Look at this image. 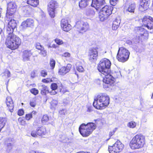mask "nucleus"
I'll return each instance as SVG.
<instances>
[{"label": "nucleus", "mask_w": 153, "mask_h": 153, "mask_svg": "<svg viewBox=\"0 0 153 153\" xmlns=\"http://www.w3.org/2000/svg\"><path fill=\"white\" fill-rule=\"evenodd\" d=\"M5 23H7L6 32L8 34L5 40V44L7 47L12 50L18 48L21 43V39L13 33L14 30L16 27L17 24L15 20L12 18L6 19L5 18Z\"/></svg>", "instance_id": "obj_1"}, {"label": "nucleus", "mask_w": 153, "mask_h": 153, "mask_svg": "<svg viewBox=\"0 0 153 153\" xmlns=\"http://www.w3.org/2000/svg\"><path fill=\"white\" fill-rule=\"evenodd\" d=\"M109 97L107 95L100 94L94 99L93 105L97 109H104L109 105Z\"/></svg>", "instance_id": "obj_2"}, {"label": "nucleus", "mask_w": 153, "mask_h": 153, "mask_svg": "<svg viewBox=\"0 0 153 153\" xmlns=\"http://www.w3.org/2000/svg\"><path fill=\"white\" fill-rule=\"evenodd\" d=\"M145 143L144 137L140 134H137L133 138L129 145L132 149H138L142 148Z\"/></svg>", "instance_id": "obj_3"}, {"label": "nucleus", "mask_w": 153, "mask_h": 153, "mask_svg": "<svg viewBox=\"0 0 153 153\" xmlns=\"http://www.w3.org/2000/svg\"><path fill=\"white\" fill-rule=\"evenodd\" d=\"M96 128V125L93 123H89L86 124L82 123L79 128V131L83 137L89 136Z\"/></svg>", "instance_id": "obj_4"}, {"label": "nucleus", "mask_w": 153, "mask_h": 153, "mask_svg": "<svg viewBox=\"0 0 153 153\" xmlns=\"http://www.w3.org/2000/svg\"><path fill=\"white\" fill-rule=\"evenodd\" d=\"M111 65L110 61L104 58L101 59L98 64L97 69L103 74H106L110 73Z\"/></svg>", "instance_id": "obj_5"}, {"label": "nucleus", "mask_w": 153, "mask_h": 153, "mask_svg": "<svg viewBox=\"0 0 153 153\" xmlns=\"http://www.w3.org/2000/svg\"><path fill=\"white\" fill-rule=\"evenodd\" d=\"M130 55L129 51L123 47L119 48L117 59L119 62H125L128 59Z\"/></svg>", "instance_id": "obj_6"}, {"label": "nucleus", "mask_w": 153, "mask_h": 153, "mask_svg": "<svg viewBox=\"0 0 153 153\" xmlns=\"http://www.w3.org/2000/svg\"><path fill=\"white\" fill-rule=\"evenodd\" d=\"M113 7L112 6L105 5L102 8L99 13V18L100 20L104 21L107 19L112 13Z\"/></svg>", "instance_id": "obj_7"}, {"label": "nucleus", "mask_w": 153, "mask_h": 153, "mask_svg": "<svg viewBox=\"0 0 153 153\" xmlns=\"http://www.w3.org/2000/svg\"><path fill=\"white\" fill-rule=\"evenodd\" d=\"M103 75L105 76L103 79L104 88L106 89L108 88V90L112 89L114 82V78L109 73Z\"/></svg>", "instance_id": "obj_8"}, {"label": "nucleus", "mask_w": 153, "mask_h": 153, "mask_svg": "<svg viewBox=\"0 0 153 153\" xmlns=\"http://www.w3.org/2000/svg\"><path fill=\"white\" fill-rule=\"evenodd\" d=\"M75 27L79 33L82 34L88 29L89 27L87 22L79 21L76 23Z\"/></svg>", "instance_id": "obj_9"}, {"label": "nucleus", "mask_w": 153, "mask_h": 153, "mask_svg": "<svg viewBox=\"0 0 153 153\" xmlns=\"http://www.w3.org/2000/svg\"><path fill=\"white\" fill-rule=\"evenodd\" d=\"M123 145L119 141L117 140L112 146H109L108 150L110 153H118L122 150Z\"/></svg>", "instance_id": "obj_10"}, {"label": "nucleus", "mask_w": 153, "mask_h": 153, "mask_svg": "<svg viewBox=\"0 0 153 153\" xmlns=\"http://www.w3.org/2000/svg\"><path fill=\"white\" fill-rule=\"evenodd\" d=\"M135 31L137 34L136 36L139 39H146L148 38L149 34L147 31L142 27H137L135 28Z\"/></svg>", "instance_id": "obj_11"}, {"label": "nucleus", "mask_w": 153, "mask_h": 153, "mask_svg": "<svg viewBox=\"0 0 153 153\" xmlns=\"http://www.w3.org/2000/svg\"><path fill=\"white\" fill-rule=\"evenodd\" d=\"M142 25L148 29H153V18L149 16H146L141 19Z\"/></svg>", "instance_id": "obj_12"}, {"label": "nucleus", "mask_w": 153, "mask_h": 153, "mask_svg": "<svg viewBox=\"0 0 153 153\" xmlns=\"http://www.w3.org/2000/svg\"><path fill=\"white\" fill-rule=\"evenodd\" d=\"M16 6L14 2H10L7 4V10L6 14V19L9 18H11L12 16L16 10Z\"/></svg>", "instance_id": "obj_13"}, {"label": "nucleus", "mask_w": 153, "mask_h": 153, "mask_svg": "<svg viewBox=\"0 0 153 153\" xmlns=\"http://www.w3.org/2000/svg\"><path fill=\"white\" fill-rule=\"evenodd\" d=\"M98 48L95 47L89 49L88 56L90 62H94L97 61L98 55Z\"/></svg>", "instance_id": "obj_14"}, {"label": "nucleus", "mask_w": 153, "mask_h": 153, "mask_svg": "<svg viewBox=\"0 0 153 153\" xmlns=\"http://www.w3.org/2000/svg\"><path fill=\"white\" fill-rule=\"evenodd\" d=\"M58 4L55 1H51L48 5V10L49 15L51 18H53L55 16V10L57 7Z\"/></svg>", "instance_id": "obj_15"}, {"label": "nucleus", "mask_w": 153, "mask_h": 153, "mask_svg": "<svg viewBox=\"0 0 153 153\" xmlns=\"http://www.w3.org/2000/svg\"><path fill=\"white\" fill-rule=\"evenodd\" d=\"M105 3V0H92L91 6L97 10H99Z\"/></svg>", "instance_id": "obj_16"}, {"label": "nucleus", "mask_w": 153, "mask_h": 153, "mask_svg": "<svg viewBox=\"0 0 153 153\" xmlns=\"http://www.w3.org/2000/svg\"><path fill=\"white\" fill-rule=\"evenodd\" d=\"M61 26L63 30L68 32L71 29V25L68 23V21L65 19H63L61 22Z\"/></svg>", "instance_id": "obj_17"}, {"label": "nucleus", "mask_w": 153, "mask_h": 153, "mask_svg": "<svg viewBox=\"0 0 153 153\" xmlns=\"http://www.w3.org/2000/svg\"><path fill=\"white\" fill-rule=\"evenodd\" d=\"M72 65L71 64H68L66 67L63 66L59 70V74L61 75H64L68 73L71 68Z\"/></svg>", "instance_id": "obj_18"}, {"label": "nucleus", "mask_w": 153, "mask_h": 153, "mask_svg": "<svg viewBox=\"0 0 153 153\" xmlns=\"http://www.w3.org/2000/svg\"><path fill=\"white\" fill-rule=\"evenodd\" d=\"M5 102L9 111L11 112H13L14 104L11 97H7L6 98Z\"/></svg>", "instance_id": "obj_19"}, {"label": "nucleus", "mask_w": 153, "mask_h": 153, "mask_svg": "<svg viewBox=\"0 0 153 153\" xmlns=\"http://www.w3.org/2000/svg\"><path fill=\"white\" fill-rule=\"evenodd\" d=\"M149 1V0H141L140 4L139 6V10L142 11L146 10L148 8Z\"/></svg>", "instance_id": "obj_20"}, {"label": "nucleus", "mask_w": 153, "mask_h": 153, "mask_svg": "<svg viewBox=\"0 0 153 153\" xmlns=\"http://www.w3.org/2000/svg\"><path fill=\"white\" fill-rule=\"evenodd\" d=\"M32 53L30 51L25 50L23 52L22 58L24 61H28L31 56Z\"/></svg>", "instance_id": "obj_21"}, {"label": "nucleus", "mask_w": 153, "mask_h": 153, "mask_svg": "<svg viewBox=\"0 0 153 153\" xmlns=\"http://www.w3.org/2000/svg\"><path fill=\"white\" fill-rule=\"evenodd\" d=\"M46 133V128L44 126L38 127L36 129V133L38 135L42 136Z\"/></svg>", "instance_id": "obj_22"}, {"label": "nucleus", "mask_w": 153, "mask_h": 153, "mask_svg": "<svg viewBox=\"0 0 153 153\" xmlns=\"http://www.w3.org/2000/svg\"><path fill=\"white\" fill-rule=\"evenodd\" d=\"M95 10H97L95 8H88L86 10L85 14L87 16L93 17L94 16L96 13Z\"/></svg>", "instance_id": "obj_23"}, {"label": "nucleus", "mask_w": 153, "mask_h": 153, "mask_svg": "<svg viewBox=\"0 0 153 153\" xmlns=\"http://www.w3.org/2000/svg\"><path fill=\"white\" fill-rule=\"evenodd\" d=\"M39 88L41 90V93L42 95H45L49 92L47 87L45 85L39 86Z\"/></svg>", "instance_id": "obj_24"}, {"label": "nucleus", "mask_w": 153, "mask_h": 153, "mask_svg": "<svg viewBox=\"0 0 153 153\" xmlns=\"http://www.w3.org/2000/svg\"><path fill=\"white\" fill-rule=\"evenodd\" d=\"M90 0H81L79 2V6L80 8H83L85 7L88 4Z\"/></svg>", "instance_id": "obj_25"}, {"label": "nucleus", "mask_w": 153, "mask_h": 153, "mask_svg": "<svg viewBox=\"0 0 153 153\" xmlns=\"http://www.w3.org/2000/svg\"><path fill=\"white\" fill-rule=\"evenodd\" d=\"M27 3L33 7H36L38 4L39 2L38 0H27Z\"/></svg>", "instance_id": "obj_26"}, {"label": "nucleus", "mask_w": 153, "mask_h": 153, "mask_svg": "<svg viewBox=\"0 0 153 153\" xmlns=\"http://www.w3.org/2000/svg\"><path fill=\"white\" fill-rule=\"evenodd\" d=\"M6 122V120L4 118H0V131L4 127Z\"/></svg>", "instance_id": "obj_27"}, {"label": "nucleus", "mask_w": 153, "mask_h": 153, "mask_svg": "<svg viewBox=\"0 0 153 153\" xmlns=\"http://www.w3.org/2000/svg\"><path fill=\"white\" fill-rule=\"evenodd\" d=\"M135 8V4L134 3L131 4L129 5L127 10L130 13H134V10Z\"/></svg>", "instance_id": "obj_28"}, {"label": "nucleus", "mask_w": 153, "mask_h": 153, "mask_svg": "<svg viewBox=\"0 0 153 153\" xmlns=\"http://www.w3.org/2000/svg\"><path fill=\"white\" fill-rule=\"evenodd\" d=\"M28 27H31L34 25V21L33 19H28L26 20Z\"/></svg>", "instance_id": "obj_29"}, {"label": "nucleus", "mask_w": 153, "mask_h": 153, "mask_svg": "<svg viewBox=\"0 0 153 153\" xmlns=\"http://www.w3.org/2000/svg\"><path fill=\"white\" fill-rule=\"evenodd\" d=\"M62 85L61 83H58V85L56 83H53L51 85V88L52 90H56L57 89V87H62Z\"/></svg>", "instance_id": "obj_30"}, {"label": "nucleus", "mask_w": 153, "mask_h": 153, "mask_svg": "<svg viewBox=\"0 0 153 153\" xmlns=\"http://www.w3.org/2000/svg\"><path fill=\"white\" fill-rule=\"evenodd\" d=\"M49 120V117L47 115H44L43 116L42 119V122L43 124H45Z\"/></svg>", "instance_id": "obj_31"}, {"label": "nucleus", "mask_w": 153, "mask_h": 153, "mask_svg": "<svg viewBox=\"0 0 153 153\" xmlns=\"http://www.w3.org/2000/svg\"><path fill=\"white\" fill-rule=\"evenodd\" d=\"M58 103V102L56 100H53L51 103V108L52 109H54L55 107L57 105Z\"/></svg>", "instance_id": "obj_32"}, {"label": "nucleus", "mask_w": 153, "mask_h": 153, "mask_svg": "<svg viewBox=\"0 0 153 153\" xmlns=\"http://www.w3.org/2000/svg\"><path fill=\"white\" fill-rule=\"evenodd\" d=\"M136 126V123L133 121H131L128 123L127 125L128 126L131 128H135Z\"/></svg>", "instance_id": "obj_33"}, {"label": "nucleus", "mask_w": 153, "mask_h": 153, "mask_svg": "<svg viewBox=\"0 0 153 153\" xmlns=\"http://www.w3.org/2000/svg\"><path fill=\"white\" fill-rule=\"evenodd\" d=\"M121 22L120 18H116L113 21V25H116L119 26Z\"/></svg>", "instance_id": "obj_34"}, {"label": "nucleus", "mask_w": 153, "mask_h": 153, "mask_svg": "<svg viewBox=\"0 0 153 153\" xmlns=\"http://www.w3.org/2000/svg\"><path fill=\"white\" fill-rule=\"evenodd\" d=\"M34 114V111H33L31 113L27 114L25 115V118L26 120H29L32 117V114Z\"/></svg>", "instance_id": "obj_35"}, {"label": "nucleus", "mask_w": 153, "mask_h": 153, "mask_svg": "<svg viewBox=\"0 0 153 153\" xmlns=\"http://www.w3.org/2000/svg\"><path fill=\"white\" fill-rule=\"evenodd\" d=\"M50 64L51 69H53L55 67V61L53 59H51L50 62Z\"/></svg>", "instance_id": "obj_36"}, {"label": "nucleus", "mask_w": 153, "mask_h": 153, "mask_svg": "<svg viewBox=\"0 0 153 153\" xmlns=\"http://www.w3.org/2000/svg\"><path fill=\"white\" fill-rule=\"evenodd\" d=\"M4 75L6 78H8L10 77L11 76V73L8 70H6L4 72Z\"/></svg>", "instance_id": "obj_37"}, {"label": "nucleus", "mask_w": 153, "mask_h": 153, "mask_svg": "<svg viewBox=\"0 0 153 153\" xmlns=\"http://www.w3.org/2000/svg\"><path fill=\"white\" fill-rule=\"evenodd\" d=\"M30 92L34 95H36L38 94V90L35 88H33L30 90Z\"/></svg>", "instance_id": "obj_38"}, {"label": "nucleus", "mask_w": 153, "mask_h": 153, "mask_svg": "<svg viewBox=\"0 0 153 153\" xmlns=\"http://www.w3.org/2000/svg\"><path fill=\"white\" fill-rule=\"evenodd\" d=\"M27 27H28V26H27V23L25 21L23 22L22 23L21 26V28L22 30H23L24 29L26 28Z\"/></svg>", "instance_id": "obj_39"}, {"label": "nucleus", "mask_w": 153, "mask_h": 153, "mask_svg": "<svg viewBox=\"0 0 153 153\" xmlns=\"http://www.w3.org/2000/svg\"><path fill=\"white\" fill-rule=\"evenodd\" d=\"M41 76L43 77H45L47 75V72L46 70H42L40 72Z\"/></svg>", "instance_id": "obj_40"}, {"label": "nucleus", "mask_w": 153, "mask_h": 153, "mask_svg": "<svg viewBox=\"0 0 153 153\" xmlns=\"http://www.w3.org/2000/svg\"><path fill=\"white\" fill-rule=\"evenodd\" d=\"M18 121L22 125H24L25 124V122L22 117L19 118L18 119Z\"/></svg>", "instance_id": "obj_41"}, {"label": "nucleus", "mask_w": 153, "mask_h": 153, "mask_svg": "<svg viewBox=\"0 0 153 153\" xmlns=\"http://www.w3.org/2000/svg\"><path fill=\"white\" fill-rule=\"evenodd\" d=\"M55 42L58 45H61L63 43L62 41L58 39H56L55 40Z\"/></svg>", "instance_id": "obj_42"}, {"label": "nucleus", "mask_w": 153, "mask_h": 153, "mask_svg": "<svg viewBox=\"0 0 153 153\" xmlns=\"http://www.w3.org/2000/svg\"><path fill=\"white\" fill-rule=\"evenodd\" d=\"M46 51L42 49L40 50V52L39 53L40 54L42 55L43 56H45L46 55Z\"/></svg>", "instance_id": "obj_43"}, {"label": "nucleus", "mask_w": 153, "mask_h": 153, "mask_svg": "<svg viewBox=\"0 0 153 153\" xmlns=\"http://www.w3.org/2000/svg\"><path fill=\"white\" fill-rule=\"evenodd\" d=\"M77 70L80 72H82L84 71L83 67L81 66H79L77 67Z\"/></svg>", "instance_id": "obj_44"}, {"label": "nucleus", "mask_w": 153, "mask_h": 153, "mask_svg": "<svg viewBox=\"0 0 153 153\" xmlns=\"http://www.w3.org/2000/svg\"><path fill=\"white\" fill-rule=\"evenodd\" d=\"M7 149L8 151H10L12 148V145L11 143H8L7 145Z\"/></svg>", "instance_id": "obj_45"}, {"label": "nucleus", "mask_w": 153, "mask_h": 153, "mask_svg": "<svg viewBox=\"0 0 153 153\" xmlns=\"http://www.w3.org/2000/svg\"><path fill=\"white\" fill-rule=\"evenodd\" d=\"M117 130V128H115L113 130H112V131L110 132L109 133V136L110 137H111V136H112L113 135L115 132Z\"/></svg>", "instance_id": "obj_46"}, {"label": "nucleus", "mask_w": 153, "mask_h": 153, "mask_svg": "<svg viewBox=\"0 0 153 153\" xmlns=\"http://www.w3.org/2000/svg\"><path fill=\"white\" fill-rule=\"evenodd\" d=\"M118 0H110V2L111 5L112 6L115 5L117 2L118 1Z\"/></svg>", "instance_id": "obj_47"}, {"label": "nucleus", "mask_w": 153, "mask_h": 153, "mask_svg": "<svg viewBox=\"0 0 153 153\" xmlns=\"http://www.w3.org/2000/svg\"><path fill=\"white\" fill-rule=\"evenodd\" d=\"M36 49L41 50L43 48V47L41 46L39 43H38L36 44Z\"/></svg>", "instance_id": "obj_48"}, {"label": "nucleus", "mask_w": 153, "mask_h": 153, "mask_svg": "<svg viewBox=\"0 0 153 153\" xmlns=\"http://www.w3.org/2000/svg\"><path fill=\"white\" fill-rule=\"evenodd\" d=\"M59 113L61 115H65L67 114V110L65 109H63L59 111Z\"/></svg>", "instance_id": "obj_49"}, {"label": "nucleus", "mask_w": 153, "mask_h": 153, "mask_svg": "<svg viewBox=\"0 0 153 153\" xmlns=\"http://www.w3.org/2000/svg\"><path fill=\"white\" fill-rule=\"evenodd\" d=\"M70 54L68 52H65L63 53L62 56L66 57H69L70 56Z\"/></svg>", "instance_id": "obj_50"}, {"label": "nucleus", "mask_w": 153, "mask_h": 153, "mask_svg": "<svg viewBox=\"0 0 153 153\" xmlns=\"http://www.w3.org/2000/svg\"><path fill=\"white\" fill-rule=\"evenodd\" d=\"M31 77L32 78H35L36 76V72L35 71H33L31 72L30 74Z\"/></svg>", "instance_id": "obj_51"}, {"label": "nucleus", "mask_w": 153, "mask_h": 153, "mask_svg": "<svg viewBox=\"0 0 153 153\" xmlns=\"http://www.w3.org/2000/svg\"><path fill=\"white\" fill-rule=\"evenodd\" d=\"M24 114V111L22 109H19L18 111V114L19 116H22Z\"/></svg>", "instance_id": "obj_52"}, {"label": "nucleus", "mask_w": 153, "mask_h": 153, "mask_svg": "<svg viewBox=\"0 0 153 153\" xmlns=\"http://www.w3.org/2000/svg\"><path fill=\"white\" fill-rule=\"evenodd\" d=\"M31 135L32 137H37V134L36 133V132L35 131H33L31 132Z\"/></svg>", "instance_id": "obj_53"}, {"label": "nucleus", "mask_w": 153, "mask_h": 153, "mask_svg": "<svg viewBox=\"0 0 153 153\" xmlns=\"http://www.w3.org/2000/svg\"><path fill=\"white\" fill-rule=\"evenodd\" d=\"M119 26H118L116 25H113V24L112 25V29L114 30H116L118 28Z\"/></svg>", "instance_id": "obj_54"}, {"label": "nucleus", "mask_w": 153, "mask_h": 153, "mask_svg": "<svg viewBox=\"0 0 153 153\" xmlns=\"http://www.w3.org/2000/svg\"><path fill=\"white\" fill-rule=\"evenodd\" d=\"M30 105L31 107H34L36 105V103L34 101H31L30 102Z\"/></svg>", "instance_id": "obj_55"}, {"label": "nucleus", "mask_w": 153, "mask_h": 153, "mask_svg": "<svg viewBox=\"0 0 153 153\" xmlns=\"http://www.w3.org/2000/svg\"><path fill=\"white\" fill-rule=\"evenodd\" d=\"M60 91L61 92H62L63 93H65V92L67 91V89L63 88H60Z\"/></svg>", "instance_id": "obj_56"}, {"label": "nucleus", "mask_w": 153, "mask_h": 153, "mask_svg": "<svg viewBox=\"0 0 153 153\" xmlns=\"http://www.w3.org/2000/svg\"><path fill=\"white\" fill-rule=\"evenodd\" d=\"M55 90H52L50 92V94L51 95H54L56 94V92L55 91Z\"/></svg>", "instance_id": "obj_57"}, {"label": "nucleus", "mask_w": 153, "mask_h": 153, "mask_svg": "<svg viewBox=\"0 0 153 153\" xmlns=\"http://www.w3.org/2000/svg\"><path fill=\"white\" fill-rule=\"evenodd\" d=\"M25 9L26 10H27V11L26 12V13H29V12H27V11H28V10L30 9V8H29V6H26V7H23L24 10Z\"/></svg>", "instance_id": "obj_58"}, {"label": "nucleus", "mask_w": 153, "mask_h": 153, "mask_svg": "<svg viewBox=\"0 0 153 153\" xmlns=\"http://www.w3.org/2000/svg\"><path fill=\"white\" fill-rule=\"evenodd\" d=\"M126 43H127V44H129V45H132L133 44V43L130 40H127L126 41Z\"/></svg>", "instance_id": "obj_59"}, {"label": "nucleus", "mask_w": 153, "mask_h": 153, "mask_svg": "<svg viewBox=\"0 0 153 153\" xmlns=\"http://www.w3.org/2000/svg\"><path fill=\"white\" fill-rule=\"evenodd\" d=\"M42 82L45 83H48L49 82V81L46 79H44L42 80Z\"/></svg>", "instance_id": "obj_60"}, {"label": "nucleus", "mask_w": 153, "mask_h": 153, "mask_svg": "<svg viewBox=\"0 0 153 153\" xmlns=\"http://www.w3.org/2000/svg\"><path fill=\"white\" fill-rule=\"evenodd\" d=\"M56 46L55 44H53L52 45V46H51L50 45H49V48H51L53 47L54 48H56Z\"/></svg>", "instance_id": "obj_61"}, {"label": "nucleus", "mask_w": 153, "mask_h": 153, "mask_svg": "<svg viewBox=\"0 0 153 153\" xmlns=\"http://www.w3.org/2000/svg\"><path fill=\"white\" fill-rule=\"evenodd\" d=\"M117 77H118L120 76V75L121 74H120V72H117Z\"/></svg>", "instance_id": "obj_62"}, {"label": "nucleus", "mask_w": 153, "mask_h": 153, "mask_svg": "<svg viewBox=\"0 0 153 153\" xmlns=\"http://www.w3.org/2000/svg\"><path fill=\"white\" fill-rule=\"evenodd\" d=\"M2 9L1 8H0V17L1 16V13L2 12Z\"/></svg>", "instance_id": "obj_63"}, {"label": "nucleus", "mask_w": 153, "mask_h": 153, "mask_svg": "<svg viewBox=\"0 0 153 153\" xmlns=\"http://www.w3.org/2000/svg\"><path fill=\"white\" fill-rule=\"evenodd\" d=\"M9 80H10L9 79V80H8V81H7V84L6 85H7V86L8 84V82H9Z\"/></svg>", "instance_id": "obj_64"}]
</instances>
